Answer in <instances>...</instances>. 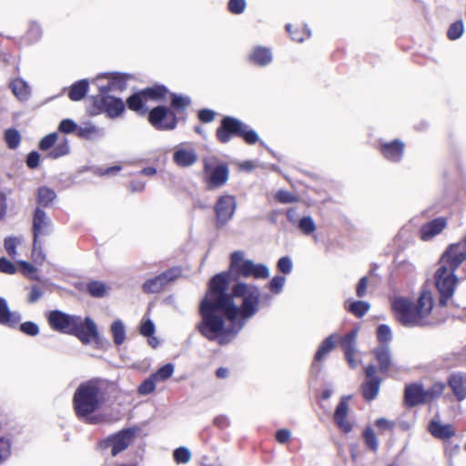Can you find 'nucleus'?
<instances>
[{
	"instance_id": "nucleus-1",
	"label": "nucleus",
	"mask_w": 466,
	"mask_h": 466,
	"mask_svg": "<svg viewBox=\"0 0 466 466\" xmlns=\"http://www.w3.org/2000/svg\"><path fill=\"white\" fill-rule=\"evenodd\" d=\"M231 273L242 278L268 279L269 269L264 264L244 259V253L237 250L230 255L229 270L209 279L199 303L200 321L196 329L208 340H218L220 345L229 343L238 334L246 319L258 312L260 300V289L256 285L238 281L229 289Z\"/></svg>"
},
{
	"instance_id": "nucleus-2",
	"label": "nucleus",
	"mask_w": 466,
	"mask_h": 466,
	"mask_svg": "<svg viewBox=\"0 0 466 466\" xmlns=\"http://www.w3.org/2000/svg\"><path fill=\"white\" fill-rule=\"evenodd\" d=\"M397 320L406 328L433 327L439 322L430 319L433 309V299L428 290H422L416 302L407 298H397L392 302Z\"/></svg>"
},
{
	"instance_id": "nucleus-3",
	"label": "nucleus",
	"mask_w": 466,
	"mask_h": 466,
	"mask_svg": "<svg viewBox=\"0 0 466 466\" xmlns=\"http://www.w3.org/2000/svg\"><path fill=\"white\" fill-rule=\"evenodd\" d=\"M106 401V390L101 379L95 378L79 384L73 396V407L78 419L86 420Z\"/></svg>"
},
{
	"instance_id": "nucleus-4",
	"label": "nucleus",
	"mask_w": 466,
	"mask_h": 466,
	"mask_svg": "<svg viewBox=\"0 0 466 466\" xmlns=\"http://www.w3.org/2000/svg\"><path fill=\"white\" fill-rule=\"evenodd\" d=\"M216 136L220 143H228L233 137H242L246 143L254 145L258 142L257 132L248 125L233 116H225L218 127Z\"/></svg>"
},
{
	"instance_id": "nucleus-5",
	"label": "nucleus",
	"mask_w": 466,
	"mask_h": 466,
	"mask_svg": "<svg viewBox=\"0 0 466 466\" xmlns=\"http://www.w3.org/2000/svg\"><path fill=\"white\" fill-rule=\"evenodd\" d=\"M457 268L440 263V267L434 274V280L437 290L440 294L439 305L445 307L452 298L458 283V277L455 274Z\"/></svg>"
},
{
	"instance_id": "nucleus-6",
	"label": "nucleus",
	"mask_w": 466,
	"mask_h": 466,
	"mask_svg": "<svg viewBox=\"0 0 466 466\" xmlns=\"http://www.w3.org/2000/svg\"><path fill=\"white\" fill-rule=\"evenodd\" d=\"M138 431V427L125 428L101 441L99 448L105 450L110 447L112 456H116L129 447Z\"/></svg>"
},
{
	"instance_id": "nucleus-7",
	"label": "nucleus",
	"mask_w": 466,
	"mask_h": 466,
	"mask_svg": "<svg viewBox=\"0 0 466 466\" xmlns=\"http://www.w3.org/2000/svg\"><path fill=\"white\" fill-rule=\"evenodd\" d=\"M203 163L208 189L218 188L227 183L229 170L226 164H218V160L215 157L204 158Z\"/></svg>"
},
{
	"instance_id": "nucleus-8",
	"label": "nucleus",
	"mask_w": 466,
	"mask_h": 466,
	"mask_svg": "<svg viewBox=\"0 0 466 466\" xmlns=\"http://www.w3.org/2000/svg\"><path fill=\"white\" fill-rule=\"evenodd\" d=\"M69 335L76 337L83 344H89L94 341L97 346L102 343L103 338L99 335L97 326L90 317L84 319L77 316Z\"/></svg>"
},
{
	"instance_id": "nucleus-9",
	"label": "nucleus",
	"mask_w": 466,
	"mask_h": 466,
	"mask_svg": "<svg viewBox=\"0 0 466 466\" xmlns=\"http://www.w3.org/2000/svg\"><path fill=\"white\" fill-rule=\"evenodd\" d=\"M69 335L76 337L83 344H89L94 341L97 346L102 343L103 338L99 335L97 326L90 317L84 319L77 316Z\"/></svg>"
},
{
	"instance_id": "nucleus-10",
	"label": "nucleus",
	"mask_w": 466,
	"mask_h": 466,
	"mask_svg": "<svg viewBox=\"0 0 466 466\" xmlns=\"http://www.w3.org/2000/svg\"><path fill=\"white\" fill-rule=\"evenodd\" d=\"M148 121L158 130H173L177 127V118L173 111L158 106L150 110Z\"/></svg>"
},
{
	"instance_id": "nucleus-11",
	"label": "nucleus",
	"mask_w": 466,
	"mask_h": 466,
	"mask_svg": "<svg viewBox=\"0 0 466 466\" xmlns=\"http://www.w3.org/2000/svg\"><path fill=\"white\" fill-rule=\"evenodd\" d=\"M180 275L177 268H169L158 276L146 280L142 285V291L146 294L158 293L170 282L177 279Z\"/></svg>"
},
{
	"instance_id": "nucleus-12",
	"label": "nucleus",
	"mask_w": 466,
	"mask_h": 466,
	"mask_svg": "<svg viewBox=\"0 0 466 466\" xmlns=\"http://www.w3.org/2000/svg\"><path fill=\"white\" fill-rule=\"evenodd\" d=\"M466 259V235L464 238L450 245L440 258V263L446 264L452 268H458Z\"/></svg>"
},
{
	"instance_id": "nucleus-13",
	"label": "nucleus",
	"mask_w": 466,
	"mask_h": 466,
	"mask_svg": "<svg viewBox=\"0 0 466 466\" xmlns=\"http://www.w3.org/2000/svg\"><path fill=\"white\" fill-rule=\"evenodd\" d=\"M377 369L373 364L365 368L367 380L362 384V396L365 400L371 401L379 394L382 380L376 374Z\"/></svg>"
},
{
	"instance_id": "nucleus-14",
	"label": "nucleus",
	"mask_w": 466,
	"mask_h": 466,
	"mask_svg": "<svg viewBox=\"0 0 466 466\" xmlns=\"http://www.w3.org/2000/svg\"><path fill=\"white\" fill-rule=\"evenodd\" d=\"M198 159L195 148L190 144H180L174 148L172 160L179 167H189L194 166Z\"/></svg>"
},
{
	"instance_id": "nucleus-15",
	"label": "nucleus",
	"mask_w": 466,
	"mask_h": 466,
	"mask_svg": "<svg viewBox=\"0 0 466 466\" xmlns=\"http://www.w3.org/2000/svg\"><path fill=\"white\" fill-rule=\"evenodd\" d=\"M236 208L237 201L235 197L230 195L221 196L215 205L218 223L223 225L228 222L233 218Z\"/></svg>"
},
{
	"instance_id": "nucleus-16",
	"label": "nucleus",
	"mask_w": 466,
	"mask_h": 466,
	"mask_svg": "<svg viewBox=\"0 0 466 466\" xmlns=\"http://www.w3.org/2000/svg\"><path fill=\"white\" fill-rule=\"evenodd\" d=\"M77 315H70L56 309L49 312L47 320L50 327L56 331L69 334Z\"/></svg>"
},
{
	"instance_id": "nucleus-17",
	"label": "nucleus",
	"mask_w": 466,
	"mask_h": 466,
	"mask_svg": "<svg viewBox=\"0 0 466 466\" xmlns=\"http://www.w3.org/2000/svg\"><path fill=\"white\" fill-rule=\"evenodd\" d=\"M350 396H343L340 398L333 415V420L338 428L344 433L352 431V423L347 420L349 413V400Z\"/></svg>"
},
{
	"instance_id": "nucleus-18",
	"label": "nucleus",
	"mask_w": 466,
	"mask_h": 466,
	"mask_svg": "<svg viewBox=\"0 0 466 466\" xmlns=\"http://www.w3.org/2000/svg\"><path fill=\"white\" fill-rule=\"evenodd\" d=\"M103 96L96 100L99 109L106 112L110 118L119 116L125 110L124 102L120 98L102 94Z\"/></svg>"
},
{
	"instance_id": "nucleus-19",
	"label": "nucleus",
	"mask_w": 466,
	"mask_h": 466,
	"mask_svg": "<svg viewBox=\"0 0 466 466\" xmlns=\"http://www.w3.org/2000/svg\"><path fill=\"white\" fill-rule=\"evenodd\" d=\"M427 403L425 390L422 384L410 383L404 389V404L409 408Z\"/></svg>"
},
{
	"instance_id": "nucleus-20",
	"label": "nucleus",
	"mask_w": 466,
	"mask_h": 466,
	"mask_svg": "<svg viewBox=\"0 0 466 466\" xmlns=\"http://www.w3.org/2000/svg\"><path fill=\"white\" fill-rule=\"evenodd\" d=\"M405 144L400 139H394L390 142H382L380 145V152L387 160L398 163L404 154Z\"/></svg>"
},
{
	"instance_id": "nucleus-21",
	"label": "nucleus",
	"mask_w": 466,
	"mask_h": 466,
	"mask_svg": "<svg viewBox=\"0 0 466 466\" xmlns=\"http://www.w3.org/2000/svg\"><path fill=\"white\" fill-rule=\"evenodd\" d=\"M338 335L333 333L326 338L314 355V361L311 365V372L319 374L321 370V366L318 363L321 361L336 346V339Z\"/></svg>"
},
{
	"instance_id": "nucleus-22",
	"label": "nucleus",
	"mask_w": 466,
	"mask_h": 466,
	"mask_svg": "<svg viewBox=\"0 0 466 466\" xmlns=\"http://www.w3.org/2000/svg\"><path fill=\"white\" fill-rule=\"evenodd\" d=\"M21 320L18 311H11L6 300L0 297V325L15 329Z\"/></svg>"
},
{
	"instance_id": "nucleus-23",
	"label": "nucleus",
	"mask_w": 466,
	"mask_h": 466,
	"mask_svg": "<svg viewBox=\"0 0 466 466\" xmlns=\"http://www.w3.org/2000/svg\"><path fill=\"white\" fill-rule=\"evenodd\" d=\"M448 385L457 400L461 401L466 398V375L461 372L451 373L448 378Z\"/></svg>"
},
{
	"instance_id": "nucleus-24",
	"label": "nucleus",
	"mask_w": 466,
	"mask_h": 466,
	"mask_svg": "<svg viewBox=\"0 0 466 466\" xmlns=\"http://www.w3.org/2000/svg\"><path fill=\"white\" fill-rule=\"evenodd\" d=\"M248 59L254 65L258 66H266L272 62L273 56L269 48L265 46H256L250 52Z\"/></svg>"
},
{
	"instance_id": "nucleus-25",
	"label": "nucleus",
	"mask_w": 466,
	"mask_h": 466,
	"mask_svg": "<svg viewBox=\"0 0 466 466\" xmlns=\"http://www.w3.org/2000/svg\"><path fill=\"white\" fill-rule=\"evenodd\" d=\"M109 81L106 86H100L99 90L101 94H107L110 91L123 90L126 88L127 81L128 79L127 75L115 73L108 74Z\"/></svg>"
},
{
	"instance_id": "nucleus-26",
	"label": "nucleus",
	"mask_w": 466,
	"mask_h": 466,
	"mask_svg": "<svg viewBox=\"0 0 466 466\" xmlns=\"http://www.w3.org/2000/svg\"><path fill=\"white\" fill-rule=\"evenodd\" d=\"M379 370L381 373L388 372L391 366V355L388 345H380L373 350Z\"/></svg>"
},
{
	"instance_id": "nucleus-27",
	"label": "nucleus",
	"mask_w": 466,
	"mask_h": 466,
	"mask_svg": "<svg viewBox=\"0 0 466 466\" xmlns=\"http://www.w3.org/2000/svg\"><path fill=\"white\" fill-rule=\"evenodd\" d=\"M428 430L433 437L440 440L450 439L456 433L451 424H441L436 420H431Z\"/></svg>"
},
{
	"instance_id": "nucleus-28",
	"label": "nucleus",
	"mask_w": 466,
	"mask_h": 466,
	"mask_svg": "<svg viewBox=\"0 0 466 466\" xmlns=\"http://www.w3.org/2000/svg\"><path fill=\"white\" fill-rule=\"evenodd\" d=\"M105 135L104 129L93 123L86 122L79 126L77 128V136L84 139H96Z\"/></svg>"
},
{
	"instance_id": "nucleus-29",
	"label": "nucleus",
	"mask_w": 466,
	"mask_h": 466,
	"mask_svg": "<svg viewBox=\"0 0 466 466\" xmlns=\"http://www.w3.org/2000/svg\"><path fill=\"white\" fill-rule=\"evenodd\" d=\"M50 220L45 211L36 208L33 218V230L34 233H42L48 230L50 228Z\"/></svg>"
},
{
	"instance_id": "nucleus-30",
	"label": "nucleus",
	"mask_w": 466,
	"mask_h": 466,
	"mask_svg": "<svg viewBox=\"0 0 466 466\" xmlns=\"http://www.w3.org/2000/svg\"><path fill=\"white\" fill-rule=\"evenodd\" d=\"M10 88L14 95L21 101H25L30 96V86L22 78H15L10 83Z\"/></svg>"
},
{
	"instance_id": "nucleus-31",
	"label": "nucleus",
	"mask_w": 466,
	"mask_h": 466,
	"mask_svg": "<svg viewBox=\"0 0 466 466\" xmlns=\"http://www.w3.org/2000/svg\"><path fill=\"white\" fill-rule=\"evenodd\" d=\"M345 309L357 318H362L370 309V304L364 300L345 302Z\"/></svg>"
},
{
	"instance_id": "nucleus-32",
	"label": "nucleus",
	"mask_w": 466,
	"mask_h": 466,
	"mask_svg": "<svg viewBox=\"0 0 466 466\" xmlns=\"http://www.w3.org/2000/svg\"><path fill=\"white\" fill-rule=\"evenodd\" d=\"M88 81L86 79H82L80 81L76 82L72 85L68 96L69 98L73 101L81 100L86 94L88 90Z\"/></svg>"
},
{
	"instance_id": "nucleus-33",
	"label": "nucleus",
	"mask_w": 466,
	"mask_h": 466,
	"mask_svg": "<svg viewBox=\"0 0 466 466\" xmlns=\"http://www.w3.org/2000/svg\"><path fill=\"white\" fill-rule=\"evenodd\" d=\"M110 331L113 337V341L116 346H120L126 339V328L122 320L116 319L112 322Z\"/></svg>"
},
{
	"instance_id": "nucleus-34",
	"label": "nucleus",
	"mask_w": 466,
	"mask_h": 466,
	"mask_svg": "<svg viewBox=\"0 0 466 466\" xmlns=\"http://www.w3.org/2000/svg\"><path fill=\"white\" fill-rule=\"evenodd\" d=\"M357 334L358 329H353L341 338L340 347L342 348L344 353L357 351Z\"/></svg>"
},
{
	"instance_id": "nucleus-35",
	"label": "nucleus",
	"mask_w": 466,
	"mask_h": 466,
	"mask_svg": "<svg viewBox=\"0 0 466 466\" xmlns=\"http://www.w3.org/2000/svg\"><path fill=\"white\" fill-rule=\"evenodd\" d=\"M446 227L447 219L444 217H440L425 224L420 233H441Z\"/></svg>"
},
{
	"instance_id": "nucleus-36",
	"label": "nucleus",
	"mask_w": 466,
	"mask_h": 466,
	"mask_svg": "<svg viewBox=\"0 0 466 466\" xmlns=\"http://www.w3.org/2000/svg\"><path fill=\"white\" fill-rule=\"evenodd\" d=\"M56 198V192L47 187H40L37 189V203L39 206L48 207Z\"/></svg>"
},
{
	"instance_id": "nucleus-37",
	"label": "nucleus",
	"mask_w": 466,
	"mask_h": 466,
	"mask_svg": "<svg viewBox=\"0 0 466 466\" xmlns=\"http://www.w3.org/2000/svg\"><path fill=\"white\" fill-rule=\"evenodd\" d=\"M86 291L93 298H103L106 293V286L99 280H91L86 284Z\"/></svg>"
},
{
	"instance_id": "nucleus-38",
	"label": "nucleus",
	"mask_w": 466,
	"mask_h": 466,
	"mask_svg": "<svg viewBox=\"0 0 466 466\" xmlns=\"http://www.w3.org/2000/svg\"><path fill=\"white\" fill-rule=\"evenodd\" d=\"M167 89L164 86H156L153 87H148L141 91L144 98L153 99V100H160L167 94Z\"/></svg>"
},
{
	"instance_id": "nucleus-39",
	"label": "nucleus",
	"mask_w": 466,
	"mask_h": 466,
	"mask_svg": "<svg viewBox=\"0 0 466 466\" xmlns=\"http://www.w3.org/2000/svg\"><path fill=\"white\" fill-rule=\"evenodd\" d=\"M21 135L15 128H9L5 131V141L10 149H16L21 143Z\"/></svg>"
},
{
	"instance_id": "nucleus-40",
	"label": "nucleus",
	"mask_w": 466,
	"mask_h": 466,
	"mask_svg": "<svg viewBox=\"0 0 466 466\" xmlns=\"http://www.w3.org/2000/svg\"><path fill=\"white\" fill-rule=\"evenodd\" d=\"M70 152V147L67 138H63L61 142L55 145L53 149L49 152L48 157L51 158H59L61 157L68 155Z\"/></svg>"
},
{
	"instance_id": "nucleus-41",
	"label": "nucleus",
	"mask_w": 466,
	"mask_h": 466,
	"mask_svg": "<svg viewBox=\"0 0 466 466\" xmlns=\"http://www.w3.org/2000/svg\"><path fill=\"white\" fill-rule=\"evenodd\" d=\"M362 437L366 446L376 452L379 449V441L373 429L370 427L366 428L362 433Z\"/></svg>"
},
{
	"instance_id": "nucleus-42",
	"label": "nucleus",
	"mask_w": 466,
	"mask_h": 466,
	"mask_svg": "<svg viewBox=\"0 0 466 466\" xmlns=\"http://www.w3.org/2000/svg\"><path fill=\"white\" fill-rule=\"evenodd\" d=\"M143 98L144 96L141 92L131 96L127 101L128 108L137 113L143 114L146 111L143 106Z\"/></svg>"
},
{
	"instance_id": "nucleus-43",
	"label": "nucleus",
	"mask_w": 466,
	"mask_h": 466,
	"mask_svg": "<svg viewBox=\"0 0 466 466\" xmlns=\"http://www.w3.org/2000/svg\"><path fill=\"white\" fill-rule=\"evenodd\" d=\"M191 103L189 96L172 94L171 106L177 111L185 110Z\"/></svg>"
},
{
	"instance_id": "nucleus-44",
	"label": "nucleus",
	"mask_w": 466,
	"mask_h": 466,
	"mask_svg": "<svg viewBox=\"0 0 466 466\" xmlns=\"http://www.w3.org/2000/svg\"><path fill=\"white\" fill-rule=\"evenodd\" d=\"M446 388L445 383L443 382H435L429 389L425 390V396L427 398V402L433 400L442 395L444 390Z\"/></svg>"
},
{
	"instance_id": "nucleus-45",
	"label": "nucleus",
	"mask_w": 466,
	"mask_h": 466,
	"mask_svg": "<svg viewBox=\"0 0 466 466\" xmlns=\"http://www.w3.org/2000/svg\"><path fill=\"white\" fill-rule=\"evenodd\" d=\"M174 369L175 367L172 363H167L152 374L153 378H155L157 381H164L173 375Z\"/></svg>"
},
{
	"instance_id": "nucleus-46",
	"label": "nucleus",
	"mask_w": 466,
	"mask_h": 466,
	"mask_svg": "<svg viewBox=\"0 0 466 466\" xmlns=\"http://www.w3.org/2000/svg\"><path fill=\"white\" fill-rule=\"evenodd\" d=\"M34 240H33V250H32V257L35 262L36 263H42L46 259V256L43 252L42 245L39 240L40 235H33Z\"/></svg>"
},
{
	"instance_id": "nucleus-47",
	"label": "nucleus",
	"mask_w": 466,
	"mask_h": 466,
	"mask_svg": "<svg viewBox=\"0 0 466 466\" xmlns=\"http://www.w3.org/2000/svg\"><path fill=\"white\" fill-rule=\"evenodd\" d=\"M463 32V22L462 20H458L450 25L447 31V35L450 40H457L462 35Z\"/></svg>"
},
{
	"instance_id": "nucleus-48",
	"label": "nucleus",
	"mask_w": 466,
	"mask_h": 466,
	"mask_svg": "<svg viewBox=\"0 0 466 466\" xmlns=\"http://www.w3.org/2000/svg\"><path fill=\"white\" fill-rule=\"evenodd\" d=\"M21 243V239L18 237H8L5 238L4 247L6 253L13 258L17 255L16 247Z\"/></svg>"
},
{
	"instance_id": "nucleus-49",
	"label": "nucleus",
	"mask_w": 466,
	"mask_h": 466,
	"mask_svg": "<svg viewBox=\"0 0 466 466\" xmlns=\"http://www.w3.org/2000/svg\"><path fill=\"white\" fill-rule=\"evenodd\" d=\"M377 339L383 345L387 344L392 339V333L390 326L387 324H380L377 328Z\"/></svg>"
},
{
	"instance_id": "nucleus-50",
	"label": "nucleus",
	"mask_w": 466,
	"mask_h": 466,
	"mask_svg": "<svg viewBox=\"0 0 466 466\" xmlns=\"http://www.w3.org/2000/svg\"><path fill=\"white\" fill-rule=\"evenodd\" d=\"M156 379L151 374L148 378L144 380L138 386L137 391L140 395H148L152 393L156 389Z\"/></svg>"
},
{
	"instance_id": "nucleus-51",
	"label": "nucleus",
	"mask_w": 466,
	"mask_h": 466,
	"mask_svg": "<svg viewBox=\"0 0 466 466\" xmlns=\"http://www.w3.org/2000/svg\"><path fill=\"white\" fill-rule=\"evenodd\" d=\"M291 28L292 26L290 24H288L286 25L287 32L290 35L291 38L297 42H303L307 37H309L311 35L309 29L307 26H305L303 30L292 31Z\"/></svg>"
},
{
	"instance_id": "nucleus-52",
	"label": "nucleus",
	"mask_w": 466,
	"mask_h": 466,
	"mask_svg": "<svg viewBox=\"0 0 466 466\" xmlns=\"http://www.w3.org/2000/svg\"><path fill=\"white\" fill-rule=\"evenodd\" d=\"M299 229L304 233H313L316 229V225L311 217H303L298 221Z\"/></svg>"
},
{
	"instance_id": "nucleus-53",
	"label": "nucleus",
	"mask_w": 466,
	"mask_h": 466,
	"mask_svg": "<svg viewBox=\"0 0 466 466\" xmlns=\"http://www.w3.org/2000/svg\"><path fill=\"white\" fill-rule=\"evenodd\" d=\"M247 8L246 0H228V9L233 15H240Z\"/></svg>"
},
{
	"instance_id": "nucleus-54",
	"label": "nucleus",
	"mask_w": 466,
	"mask_h": 466,
	"mask_svg": "<svg viewBox=\"0 0 466 466\" xmlns=\"http://www.w3.org/2000/svg\"><path fill=\"white\" fill-rule=\"evenodd\" d=\"M174 460L177 463H186L190 460V451L186 447H179L173 452Z\"/></svg>"
},
{
	"instance_id": "nucleus-55",
	"label": "nucleus",
	"mask_w": 466,
	"mask_h": 466,
	"mask_svg": "<svg viewBox=\"0 0 466 466\" xmlns=\"http://www.w3.org/2000/svg\"><path fill=\"white\" fill-rule=\"evenodd\" d=\"M58 138L56 132L50 133L44 137L39 142V148L41 150H48L55 147Z\"/></svg>"
},
{
	"instance_id": "nucleus-56",
	"label": "nucleus",
	"mask_w": 466,
	"mask_h": 466,
	"mask_svg": "<svg viewBox=\"0 0 466 466\" xmlns=\"http://www.w3.org/2000/svg\"><path fill=\"white\" fill-rule=\"evenodd\" d=\"M78 127H79V126H77L74 120H72L70 118H66L60 122V124L58 126V130L64 134H71L73 132L77 133Z\"/></svg>"
},
{
	"instance_id": "nucleus-57",
	"label": "nucleus",
	"mask_w": 466,
	"mask_h": 466,
	"mask_svg": "<svg viewBox=\"0 0 466 466\" xmlns=\"http://www.w3.org/2000/svg\"><path fill=\"white\" fill-rule=\"evenodd\" d=\"M19 329L25 335L36 336L39 333V327L35 322L25 321L19 325Z\"/></svg>"
},
{
	"instance_id": "nucleus-58",
	"label": "nucleus",
	"mask_w": 466,
	"mask_h": 466,
	"mask_svg": "<svg viewBox=\"0 0 466 466\" xmlns=\"http://www.w3.org/2000/svg\"><path fill=\"white\" fill-rule=\"evenodd\" d=\"M285 281L286 278L283 276L273 277L268 283V288L270 291L273 292L274 294H279L283 289Z\"/></svg>"
},
{
	"instance_id": "nucleus-59",
	"label": "nucleus",
	"mask_w": 466,
	"mask_h": 466,
	"mask_svg": "<svg viewBox=\"0 0 466 466\" xmlns=\"http://www.w3.org/2000/svg\"><path fill=\"white\" fill-rule=\"evenodd\" d=\"M275 198L279 202L283 203V204L293 203L298 200V198L295 195H293L291 192H289L288 190H283V189H280L276 193Z\"/></svg>"
},
{
	"instance_id": "nucleus-60",
	"label": "nucleus",
	"mask_w": 466,
	"mask_h": 466,
	"mask_svg": "<svg viewBox=\"0 0 466 466\" xmlns=\"http://www.w3.org/2000/svg\"><path fill=\"white\" fill-rule=\"evenodd\" d=\"M278 270L287 275L292 270V260L289 257L285 256L280 258L277 263Z\"/></svg>"
},
{
	"instance_id": "nucleus-61",
	"label": "nucleus",
	"mask_w": 466,
	"mask_h": 466,
	"mask_svg": "<svg viewBox=\"0 0 466 466\" xmlns=\"http://www.w3.org/2000/svg\"><path fill=\"white\" fill-rule=\"evenodd\" d=\"M44 296V290L38 285H32L27 297V302L34 304Z\"/></svg>"
},
{
	"instance_id": "nucleus-62",
	"label": "nucleus",
	"mask_w": 466,
	"mask_h": 466,
	"mask_svg": "<svg viewBox=\"0 0 466 466\" xmlns=\"http://www.w3.org/2000/svg\"><path fill=\"white\" fill-rule=\"evenodd\" d=\"M16 270H17V268L13 264L12 261H10L5 257L0 258V272L1 273L12 275V274H15L16 272Z\"/></svg>"
},
{
	"instance_id": "nucleus-63",
	"label": "nucleus",
	"mask_w": 466,
	"mask_h": 466,
	"mask_svg": "<svg viewBox=\"0 0 466 466\" xmlns=\"http://www.w3.org/2000/svg\"><path fill=\"white\" fill-rule=\"evenodd\" d=\"M314 241L317 245L319 246V248H322L325 251H329L331 247L332 243L329 238V235H312Z\"/></svg>"
},
{
	"instance_id": "nucleus-64",
	"label": "nucleus",
	"mask_w": 466,
	"mask_h": 466,
	"mask_svg": "<svg viewBox=\"0 0 466 466\" xmlns=\"http://www.w3.org/2000/svg\"><path fill=\"white\" fill-rule=\"evenodd\" d=\"M42 35V29L39 24L32 23L27 31V38L31 42L37 41Z\"/></svg>"
}]
</instances>
